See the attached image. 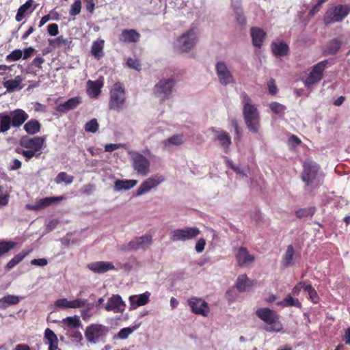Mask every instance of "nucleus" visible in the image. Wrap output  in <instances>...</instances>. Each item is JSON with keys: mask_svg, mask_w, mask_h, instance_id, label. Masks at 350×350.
Returning a JSON list of instances; mask_svg holds the SVG:
<instances>
[{"mask_svg": "<svg viewBox=\"0 0 350 350\" xmlns=\"http://www.w3.org/2000/svg\"><path fill=\"white\" fill-rule=\"evenodd\" d=\"M132 165L138 174L146 176L150 172V161L139 152H133L131 155Z\"/></svg>", "mask_w": 350, "mask_h": 350, "instance_id": "obj_11", "label": "nucleus"}, {"mask_svg": "<svg viewBox=\"0 0 350 350\" xmlns=\"http://www.w3.org/2000/svg\"><path fill=\"white\" fill-rule=\"evenodd\" d=\"M215 69L220 83L226 85L234 83L233 76L224 62H217Z\"/></svg>", "mask_w": 350, "mask_h": 350, "instance_id": "obj_15", "label": "nucleus"}, {"mask_svg": "<svg viewBox=\"0 0 350 350\" xmlns=\"http://www.w3.org/2000/svg\"><path fill=\"white\" fill-rule=\"evenodd\" d=\"M254 285V282L250 280L246 274L240 275L236 282V287L240 292L248 291Z\"/></svg>", "mask_w": 350, "mask_h": 350, "instance_id": "obj_27", "label": "nucleus"}, {"mask_svg": "<svg viewBox=\"0 0 350 350\" xmlns=\"http://www.w3.org/2000/svg\"><path fill=\"white\" fill-rule=\"evenodd\" d=\"M267 87L269 92L271 95H275L278 92V88L275 85V81L273 79H271L267 83Z\"/></svg>", "mask_w": 350, "mask_h": 350, "instance_id": "obj_58", "label": "nucleus"}, {"mask_svg": "<svg viewBox=\"0 0 350 350\" xmlns=\"http://www.w3.org/2000/svg\"><path fill=\"white\" fill-rule=\"evenodd\" d=\"M183 137L182 135H174L173 136L168 138L166 141H164L163 144L167 145V143H168L172 145L179 146L183 144Z\"/></svg>", "mask_w": 350, "mask_h": 350, "instance_id": "obj_51", "label": "nucleus"}, {"mask_svg": "<svg viewBox=\"0 0 350 350\" xmlns=\"http://www.w3.org/2000/svg\"><path fill=\"white\" fill-rule=\"evenodd\" d=\"M137 183L136 180H117L114 183L116 191L128 190L133 188Z\"/></svg>", "mask_w": 350, "mask_h": 350, "instance_id": "obj_32", "label": "nucleus"}, {"mask_svg": "<svg viewBox=\"0 0 350 350\" xmlns=\"http://www.w3.org/2000/svg\"><path fill=\"white\" fill-rule=\"evenodd\" d=\"M211 131L215 135V140L218 141L221 147L227 152L232 144L229 133L226 131L218 130L215 128H211Z\"/></svg>", "mask_w": 350, "mask_h": 350, "instance_id": "obj_19", "label": "nucleus"}, {"mask_svg": "<svg viewBox=\"0 0 350 350\" xmlns=\"http://www.w3.org/2000/svg\"><path fill=\"white\" fill-rule=\"evenodd\" d=\"M64 322L70 328H77L81 326V321L78 316L68 317L64 319Z\"/></svg>", "mask_w": 350, "mask_h": 350, "instance_id": "obj_45", "label": "nucleus"}, {"mask_svg": "<svg viewBox=\"0 0 350 350\" xmlns=\"http://www.w3.org/2000/svg\"><path fill=\"white\" fill-rule=\"evenodd\" d=\"M152 243V237L149 234H146L142 237H135L126 245L121 247V250L124 252L131 250L137 251L138 250H146Z\"/></svg>", "mask_w": 350, "mask_h": 350, "instance_id": "obj_9", "label": "nucleus"}, {"mask_svg": "<svg viewBox=\"0 0 350 350\" xmlns=\"http://www.w3.org/2000/svg\"><path fill=\"white\" fill-rule=\"evenodd\" d=\"M82 103V99L80 96H76L69 98L67 101L64 103L57 105L55 107L56 111L65 113L68 111L75 109L79 105Z\"/></svg>", "mask_w": 350, "mask_h": 350, "instance_id": "obj_20", "label": "nucleus"}, {"mask_svg": "<svg viewBox=\"0 0 350 350\" xmlns=\"http://www.w3.org/2000/svg\"><path fill=\"white\" fill-rule=\"evenodd\" d=\"M44 339L47 340L49 344V350H57L58 348V338L57 335L53 330L46 328L44 331Z\"/></svg>", "mask_w": 350, "mask_h": 350, "instance_id": "obj_30", "label": "nucleus"}, {"mask_svg": "<svg viewBox=\"0 0 350 350\" xmlns=\"http://www.w3.org/2000/svg\"><path fill=\"white\" fill-rule=\"evenodd\" d=\"M140 34L135 29H124L120 34V40L124 42H137L139 40Z\"/></svg>", "mask_w": 350, "mask_h": 350, "instance_id": "obj_26", "label": "nucleus"}, {"mask_svg": "<svg viewBox=\"0 0 350 350\" xmlns=\"http://www.w3.org/2000/svg\"><path fill=\"white\" fill-rule=\"evenodd\" d=\"M150 293L146 292L139 296L133 295L129 297L130 309H135L139 306H144L149 302Z\"/></svg>", "mask_w": 350, "mask_h": 350, "instance_id": "obj_25", "label": "nucleus"}, {"mask_svg": "<svg viewBox=\"0 0 350 350\" xmlns=\"http://www.w3.org/2000/svg\"><path fill=\"white\" fill-rule=\"evenodd\" d=\"M108 331V328L103 325L91 324L87 327L85 336L88 342L96 343L100 337L105 336Z\"/></svg>", "mask_w": 350, "mask_h": 350, "instance_id": "obj_12", "label": "nucleus"}, {"mask_svg": "<svg viewBox=\"0 0 350 350\" xmlns=\"http://www.w3.org/2000/svg\"><path fill=\"white\" fill-rule=\"evenodd\" d=\"M205 245L206 241L204 238L198 239L195 246L196 252L198 253L202 252L204 250Z\"/></svg>", "mask_w": 350, "mask_h": 350, "instance_id": "obj_62", "label": "nucleus"}, {"mask_svg": "<svg viewBox=\"0 0 350 350\" xmlns=\"http://www.w3.org/2000/svg\"><path fill=\"white\" fill-rule=\"evenodd\" d=\"M200 234L197 227H187L183 229H176L170 232V239L173 241H185L196 238Z\"/></svg>", "mask_w": 350, "mask_h": 350, "instance_id": "obj_10", "label": "nucleus"}, {"mask_svg": "<svg viewBox=\"0 0 350 350\" xmlns=\"http://www.w3.org/2000/svg\"><path fill=\"white\" fill-rule=\"evenodd\" d=\"M126 92L123 83L117 82L113 84L111 90L109 109L118 112L121 111L126 102Z\"/></svg>", "mask_w": 350, "mask_h": 350, "instance_id": "obj_5", "label": "nucleus"}, {"mask_svg": "<svg viewBox=\"0 0 350 350\" xmlns=\"http://www.w3.org/2000/svg\"><path fill=\"white\" fill-rule=\"evenodd\" d=\"M306 285L305 284L304 282H298L293 288V294L294 295H298L301 291V289L304 290V287Z\"/></svg>", "mask_w": 350, "mask_h": 350, "instance_id": "obj_63", "label": "nucleus"}, {"mask_svg": "<svg viewBox=\"0 0 350 350\" xmlns=\"http://www.w3.org/2000/svg\"><path fill=\"white\" fill-rule=\"evenodd\" d=\"M256 316L266 323L265 329L268 332H280L283 325L277 312L269 308H259L256 311Z\"/></svg>", "mask_w": 350, "mask_h": 350, "instance_id": "obj_4", "label": "nucleus"}, {"mask_svg": "<svg viewBox=\"0 0 350 350\" xmlns=\"http://www.w3.org/2000/svg\"><path fill=\"white\" fill-rule=\"evenodd\" d=\"M294 253L295 251L293 245H288L282 259L284 266L288 267L292 263Z\"/></svg>", "mask_w": 350, "mask_h": 350, "instance_id": "obj_41", "label": "nucleus"}, {"mask_svg": "<svg viewBox=\"0 0 350 350\" xmlns=\"http://www.w3.org/2000/svg\"><path fill=\"white\" fill-rule=\"evenodd\" d=\"M30 250H23L21 253L15 255L13 258L16 262L18 264L30 253Z\"/></svg>", "mask_w": 350, "mask_h": 350, "instance_id": "obj_60", "label": "nucleus"}, {"mask_svg": "<svg viewBox=\"0 0 350 350\" xmlns=\"http://www.w3.org/2000/svg\"><path fill=\"white\" fill-rule=\"evenodd\" d=\"M12 126L11 116L9 114L0 113V133H6Z\"/></svg>", "mask_w": 350, "mask_h": 350, "instance_id": "obj_36", "label": "nucleus"}, {"mask_svg": "<svg viewBox=\"0 0 350 350\" xmlns=\"http://www.w3.org/2000/svg\"><path fill=\"white\" fill-rule=\"evenodd\" d=\"M98 127L99 125L97 120L96 118H93L85 124L84 129L86 132L94 133L98 130Z\"/></svg>", "mask_w": 350, "mask_h": 350, "instance_id": "obj_47", "label": "nucleus"}, {"mask_svg": "<svg viewBox=\"0 0 350 350\" xmlns=\"http://www.w3.org/2000/svg\"><path fill=\"white\" fill-rule=\"evenodd\" d=\"M164 180V178L162 176H155L147 178L144 181L140 186L138 187L136 195L141 196L149 191L151 189L156 187L161 182Z\"/></svg>", "mask_w": 350, "mask_h": 350, "instance_id": "obj_17", "label": "nucleus"}, {"mask_svg": "<svg viewBox=\"0 0 350 350\" xmlns=\"http://www.w3.org/2000/svg\"><path fill=\"white\" fill-rule=\"evenodd\" d=\"M44 62V59L40 55L36 56L33 60L32 61V66L41 69L42 68V64Z\"/></svg>", "mask_w": 350, "mask_h": 350, "instance_id": "obj_61", "label": "nucleus"}, {"mask_svg": "<svg viewBox=\"0 0 350 350\" xmlns=\"http://www.w3.org/2000/svg\"><path fill=\"white\" fill-rule=\"evenodd\" d=\"M88 268L96 273H104L109 270L115 269V267L111 262L97 261L88 265Z\"/></svg>", "mask_w": 350, "mask_h": 350, "instance_id": "obj_21", "label": "nucleus"}, {"mask_svg": "<svg viewBox=\"0 0 350 350\" xmlns=\"http://www.w3.org/2000/svg\"><path fill=\"white\" fill-rule=\"evenodd\" d=\"M350 13L349 5H337L327 10L323 16V23L326 26L334 23L342 21Z\"/></svg>", "mask_w": 350, "mask_h": 350, "instance_id": "obj_6", "label": "nucleus"}, {"mask_svg": "<svg viewBox=\"0 0 350 350\" xmlns=\"http://www.w3.org/2000/svg\"><path fill=\"white\" fill-rule=\"evenodd\" d=\"M301 178L305 185V189L312 192L319 189L324 182V175L321 173V167L315 161L306 159L303 163Z\"/></svg>", "mask_w": 350, "mask_h": 350, "instance_id": "obj_1", "label": "nucleus"}, {"mask_svg": "<svg viewBox=\"0 0 350 350\" xmlns=\"http://www.w3.org/2000/svg\"><path fill=\"white\" fill-rule=\"evenodd\" d=\"M234 13L236 14L237 22L241 25H245L246 24V18L243 15V9L240 7L236 8L234 9Z\"/></svg>", "mask_w": 350, "mask_h": 350, "instance_id": "obj_54", "label": "nucleus"}, {"mask_svg": "<svg viewBox=\"0 0 350 350\" xmlns=\"http://www.w3.org/2000/svg\"><path fill=\"white\" fill-rule=\"evenodd\" d=\"M126 65L134 70L139 71L141 70V64L139 59L129 57L126 60Z\"/></svg>", "mask_w": 350, "mask_h": 350, "instance_id": "obj_55", "label": "nucleus"}, {"mask_svg": "<svg viewBox=\"0 0 350 350\" xmlns=\"http://www.w3.org/2000/svg\"><path fill=\"white\" fill-rule=\"evenodd\" d=\"M342 46V41L337 39L334 38L328 42L327 44L325 49L323 51V54L325 55H336L340 50Z\"/></svg>", "mask_w": 350, "mask_h": 350, "instance_id": "obj_29", "label": "nucleus"}, {"mask_svg": "<svg viewBox=\"0 0 350 350\" xmlns=\"http://www.w3.org/2000/svg\"><path fill=\"white\" fill-rule=\"evenodd\" d=\"M33 3V0H27L24 4L19 7L15 17L16 21L20 22L23 19L26 12L31 8Z\"/></svg>", "mask_w": 350, "mask_h": 350, "instance_id": "obj_37", "label": "nucleus"}, {"mask_svg": "<svg viewBox=\"0 0 350 350\" xmlns=\"http://www.w3.org/2000/svg\"><path fill=\"white\" fill-rule=\"evenodd\" d=\"M103 41L94 42L91 48L92 54L96 58L100 59L103 55Z\"/></svg>", "mask_w": 350, "mask_h": 350, "instance_id": "obj_40", "label": "nucleus"}, {"mask_svg": "<svg viewBox=\"0 0 350 350\" xmlns=\"http://www.w3.org/2000/svg\"><path fill=\"white\" fill-rule=\"evenodd\" d=\"M88 302L85 299H76L70 301V308H81L86 306Z\"/></svg>", "mask_w": 350, "mask_h": 350, "instance_id": "obj_52", "label": "nucleus"}, {"mask_svg": "<svg viewBox=\"0 0 350 350\" xmlns=\"http://www.w3.org/2000/svg\"><path fill=\"white\" fill-rule=\"evenodd\" d=\"M49 44L52 46H60L62 45H66L68 42L66 39H64L62 36L57 37V38L49 40Z\"/></svg>", "mask_w": 350, "mask_h": 350, "instance_id": "obj_56", "label": "nucleus"}, {"mask_svg": "<svg viewBox=\"0 0 350 350\" xmlns=\"http://www.w3.org/2000/svg\"><path fill=\"white\" fill-rule=\"evenodd\" d=\"M21 83V77L18 76L14 79H10L4 81L3 86L6 88L8 92H14L17 88H22V87H20Z\"/></svg>", "mask_w": 350, "mask_h": 350, "instance_id": "obj_38", "label": "nucleus"}, {"mask_svg": "<svg viewBox=\"0 0 350 350\" xmlns=\"http://www.w3.org/2000/svg\"><path fill=\"white\" fill-rule=\"evenodd\" d=\"M10 195L6 189L0 186V206H6L9 202Z\"/></svg>", "mask_w": 350, "mask_h": 350, "instance_id": "obj_50", "label": "nucleus"}, {"mask_svg": "<svg viewBox=\"0 0 350 350\" xmlns=\"http://www.w3.org/2000/svg\"><path fill=\"white\" fill-rule=\"evenodd\" d=\"M74 177L68 175L66 172H59L55 178V181L57 184H60L64 182L66 184H71L73 182Z\"/></svg>", "mask_w": 350, "mask_h": 350, "instance_id": "obj_42", "label": "nucleus"}, {"mask_svg": "<svg viewBox=\"0 0 350 350\" xmlns=\"http://www.w3.org/2000/svg\"><path fill=\"white\" fill-rule=\"evenodd\" d=\"M16 245V243L13 241H0V257L8 253Z\"/></svg>", "mask_w": 350, "mask_h": 350, "instance_id": "obj_43", "label": "nucleus"}, {"mask_svg": "<svg viewBox=\"0 0 350 350\" xmlns=\"http://www.w3.org/2000/svg\"><path fill=\"white\" fill-rule=\"evenodd\" d=\"M45 138L44 137H30L28 136H23L20 139V145L21 147L27 150L21 149L20 148H16V152L18 154L23 155L25 161L28 162L33 157L39 158L44 144Z\"/></svg>", "mask_w": 350, "mask_h": 350, "instance_id": "obj_3", "label": "nucleus"}, {"mask_svg": "<svg viewBox=\"0 0 350 350\" xmlns=\"http://www.w3.org/2000/svg\"><path fill=\"white\" fill-rule=\"evenodd\" d=\"M19 301V297L14 295H8L2 298H0V308L5 309L10 306L18 304Z\"/></svg>", "mask_w": 350, "mask_h": 350, "instance_id": "obj_34", "label": "nucleus"}, {"mask_svg": "<svg viewBox=\"0 0 350 350\" xmlns=\"http://www.w3.org/2000/svg\"><path fill=\"white\" fill-rule=\"evenodd\" d=\"M327 65L328 61L323 60L313 66L310 74L304 81L305 86L311 88L320 82L323 79V72L327 67Z\"/></svg>", "mask_w": 350, "mask_h": 350, "instance_id": "obj_8", "label": "nucleus"}, {"mask_svg": "<svg viewBox=\"0 0 350 350\" xmlns=\"http://www.w3.org/2000/svg\"><path fill=\"white\" fill-rule=\"evenodd\" d=\"M187 302L193 313L202 315L203 317L208 316L210 312V308L207 302L204 300L196 297H192L188 299Z\"/></svg>", "mask_w": 350, "mask_h": 350, "instance_id": "obj_14", "label": "nucleus"}, {"mask_svg": "<svg viewBox=\"0 0 350 350\" xmlns=\"http://www.w3.org/2000/svg\"><path fill=\"white\" fill-rule=\"evenodd\" d=\"M34 52H36V50L32 46L25 48L24 49V53L23 54L22 57L23 58V59H27L33 55Z\"/></svg>", "mask_w": 350, "mask_h": 350, "instance_id": "obj_64", "label": "nucleus"}, {"mask_svg": "<svg viewBox=\"0 0 350 350\" xmlns=\"http://www.w3.org/2000/svg\"><path fill=\"white\" fill-rule=\"evenodd\" d=\"M81 9V0H75L74 3L71 5V8L70 10V15L72 16H75L78 15Z\"/></svg>", "mask_w": 350, "mask_h": 350, "instance_id": "obj_53", "label": "nucleus"}, {"mask_svg": "<svg viewBox=\"0 0 350 350\" xmlns=\"http://www.w3.org/2000/svg\"><path fill=\"white\" fill-rule=\"evenodd\" d=\"M238 265L241 267L245 266L254 260L253 255L249 254L245 247H241L236 254Z\"/></svg>", "mask_w": 350, "mask_h": 350, "instance_id": "obj_23", "label": "nucleus"}, {"mask_svg": "<svg viewBox=\"0 0 350 350\" xmlns=\"http://www.w3.org/2000/svg\"><path fill=\"white\" fill-rule=\"evenodd\" d=\"M304 291L308 294V299L314 304L319 301V297L317 291L310 284H308L304 287Z\"/></svg>", "mask_w": 350, "mask_h": 350, "instance_id": "obj_44", "label": "nucleus"}, {"mask_svg": "<svg viewBox=\"0 0 350 350\" xmlns=\"http://www.w3.org/2000/svg\"><path fill=\"white\" fill-rule=\"evenodd\" d=\"M176 81L173 79H161L154 87V96L163 102L170 98Z\"/></svg>", "mask_w": 350, "mask_h": 350, "instance_id": "obj_7", "label": "nucleus"}, {"mask_svg": "<svg viewBox=\"0 0 350 350\" xmlns=\"http://www.w3.org/2000/svg\"><path fill=\"white\" fill-rule=\"evenodd\" d=\"M126 304L119 295H113L105 306L107 311H113L115 313H122L125 310Z\"/></svg>", "mask_w": 350, "mask_h": 350, "instance_id": "obj_16", "label": "nucleus"}, {"mask_svg": "<svg viewBox=\"0 0 350 350\" xmlns=\"http://www.w3.org/2000/svg\"><path fill=\"white\" fill-rule=\"evenodd\" d=\"M139 327V325L128 327L121 329L117 334L118 338L120 339H126L129 336Z\"/></svg>", "mask_w": 350, "mask_h": 350, "instance_id": "obj_46", "label": "nucleus"}, {"mask_svg": "<svg viewBox=\"0 0 350 350\" xmlns=\"http://www.w3.org/2000/svg\"><path fill=\"white\" fill-rule=\"evenodd\" d=\"M12 126L20 127L29 118V115L23 109H17L10 112Z\"/></svg>", "mask_w": 350, "mask_h": 350, "instance_id": "obj_22", "label": "nucleus"}, {"mask_svg": "<svg viewBox=\"0 0 350 350\" xmlns=\"http://www.w3.org/2000/svg\"><path fill=\"white\" fill-rule=\"evenodd\" d=\"M243 106V117L248 130L253 133H258L260 128V112L252 99L245 92L240 95Z\"/></svg>", "mask_w": 350, "mask_h": 350, "instance_id": "obj_2", "label": "nucleus"}, {"mask_svg": "<svg viewBox=\"0 0 350 350\" xmlns=\"http://www.w3.org/2000/svg\"><path fill=\"white\" fill-rule=\"evenodd\" d=\"M277 305L282 307L295 306L298 308L302 306L299 299L293 298L291 295H287L282 301H278Z\"/></svg>", "mask_w": 350, "mask_h": 350, "instance_id": "obj_35", "label": "nucleus"}, {"mask_svg": "<svg viewBox=\"0 0 350 350\" xmlns=\"http://www.w3.org/2000/svg\"><path fill=\"white\" fill-rule=\"evenodd\" d=\"M271 49L273 55L276 57H284L289 51L288 46L284 42H272Z\"/></svg>", "mask_w": 350, "mask_h": 350, "instance_id": "obj_28", "label": "nucleus"}, {"mask_svg": "<svg viewBox=\"0 0 350 350\" xmlns=\"http://www.w3.org/2000/svg\"><path fill=\"white\" fill-rule=\"evenodd\" d=\"M22 51L21 49H15L6 56L5 59L9 62H16L22 58Z\"/></svg>", "mask_w": 350, "mask_h": 350, "instance_id": "obj_48", "label": "nucleus"}, {"mask_svg": "<svg viewBox=\"0 0 350 350\" xmlns=\"http://www.w3.org/2000/svg\"><path fill=\"white\" fill-rule=\"evenodd\" d=\"M40 123L36 119H31L24 125V130L29 135H35L40 132Z\"/></svg>", "mask_w": 350, "mask_h": 350, "instance_id": "obj_33", "label": "nucleus"}, {"mask_svg": "<svg viewBox=\"0 0 350 350\" xmlns=\"http://www.w3.org/2000/svg\"><path fill=\"white\" fill-rule=\"evenodd\" d=\"M55 306L60 308H70V301L66 298L59 299L55 301Z\"/></svg>", "mask_w": 350, "mask_h": 350, "instance_id": "obj_57", "label": "nucleus"}, {"mask_svg": "<svg viewBox=\"0 0 350 350\" xmlns=\"http://www.w3.org/2000/svg\"><path fill=\"white\" fill-rule=\"evenodd\" d=\"M88 85V94L92 98L97 97L101 92L100 88L102 84L98 81L89 80L87 82Z\"/></svg>", "mask_w": 350, "mask_h": 350, "instance_id": "obj_31", "label": "nucleus"}, {"mask_svg": "<svg viewBox=\"0 0 350 350\" xmlns=\"http://www.w3.org/2000/svg\"><path fill=\"white\" fill-rule=\"evenodd\" d=\"M315 213L314 207H308L298 209L295 211V215L297 218L312 217Z\"/></svg>", "mask_w": 350, "mask_h": 350, "instance_id": "obj_39", "label": "nucleus"}, {"mask_svg": "<svg viewBox=\"0 0 350 350\" xmlns=\"http://www.w3.org/2000/svg\"><path fill=\"white\" fill-rule=\"evenodd\" d=\"M252 44L254 46L260 48L267 36L266 32L260 27H253L250 29Z\"/></svg>", "mask_w": 350, "mask_h": 350, "instance_id": "obj_24", "label": "nucleus"}, {"mask_svg": "<svg viewBox=\"0 0 350 350\" xmlns=\"http://www.w3.org/2000/svg\"><path fill=\"white\" fill-rule=\"evenodd\" d=\"M269 108L275 114H284L286 109L285 106L277 102H272L269 104Z\"/></svg>", "mask_w": 350, "mask_h": 350, "instance_id": "obj_49", "label": "nucleus"}, {"mask_svg": "<svg viewBox=\"0 0 350 350\" xmlns=\"http://www.w3.org/2000/svg\"><path fill=\"white\" fill-rule=\"evenodd\" d=\"M64 196L46 197L40 199L34 204H27V208L32 211H39L51 206L53 203L63 200Z\"/></svg>", "mask_w": 350, "mask_h": 350, "instance_id": "obj_18", "label": "nucleus"}, {"mask_svg": "<svg viewBox=\"0 0 350 350\" xmlns=\"http://www.w3.org/2000/svg\"><path fill=\"white\" fill-rule=\"evenodd\" d=\"M198 33L193 29H190L183 33L178 39L179 49L181 52L189 51L197 42Z\"/></svg>", "mask_w": 350, "mask_h": 350, "instance_id": "obj_13", "label": "nucleus"}, {"mask_svg": "<svg viewBox=\"0 0 350 350\" xmlns=\"http://www.w3.org/2000/svg\"><path fill=\"white\" fill-rule=\"evenodd\" d=\"M48 33L52 36H55L59 33V27L57 24L52 23L48 25L47 27Z\"/></svg>", "mask_w": 350, "mask_h": 350, "instance_id": "obj_59", "label": "nucleus"}]
</instances>
